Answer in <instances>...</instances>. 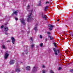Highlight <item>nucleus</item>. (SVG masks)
I'll return each instance as SVG.
<instances>
[{
    "label": "nucleus",
    "mask_w": 73,
    "mask_h": 73,
    "mask_svg": "<svg viewBox=\"0 0 73 73\" xmlns=\"http://www.w3.org/2000/svg\"><path fill=\"white\" fill-rule=\"evenodd\" d=\"M11 39L12 40V42L13 43V44H15V41H16V40H15V38L13 37H11Z\"/></svg>",
    "instance_id": "nucleus-9"
},
{
    "label": "nucleus",
    "mask_w": 73,
    "mask_h": 73,
    "mask_svg": "<svg viewBox=\"0 0 73 73\" xmlns=\"http://www.w3.org/2000/svg\"><path fill=\"white\" fill-rule=\"evenodd\" d=\"M9 54L8 53V52L7 51L6 52L4 56V58L5 59H7L8 58Z\"/></svg>",
    "instance_id": "nucleus-4"
},
{
    "label": "nucleus",
    "mask_w": 73,
    "mask_h": 73,
    "mask_svg": "<svg viewBox=\"0 0 73 73\" xmlns=\"http://www.w3.org/2000/svg\"><path fill=\"white\" fill-rule=\"evenodd\" d=\"M48 38H50L51 37V36L50 35H48Z\"/></svg>",
    "instance_id": "nucleus-37"
},
{
    "label": "nucleus",
    "mask_w": 73,
    "mask_h": 73,
    "mask_svg": "<svg viewBox=\"0 0 73 73\" xmlns=\"http://www.w3.org/2000/svg\"><path fill=\"white\" fill-rule=\"evenodd\" d=\"M31 47L32 48H34V47H35V45L34 44H32L31 45Z\"/></svg>",
    "instance_id": "nucleus-17"
},
{
    "label": "nucleus",
    "mask_w": 73,
    "mask_h": 73,
    "mask_svg": "<svg viewBox=\"0 0 73 73\" xmlns=\"http://www.w3.org/2000/svg\"><path fill=\"white\" fill-rule=\"evenodd\" d=\"M53 50L54 52V54L56 56H57L58 53H60V50L59 49H58L57 50L56 49L54 48H53Z\"/></svg>",
    "instance_id": "nucleus-2"
},
{
    "label": "nucleus",
    "mask_w": 73,
    "mask_h": 73,
    "mask_svg": "<svg viewBox=\"0 0 73 73\" xmlns=\"http://www.w3.org/2000/svg\"><path fill=\"white\" fill-rule=\"evenodd\" d=\"M31 15H32V13H31L28 16V18L27 19V21L28 22H31V19L32 18V17H31Z\"/></svg>",
    "instance_id": "nucleus-3"
},
{
    "label": "nucleus",
    "mask_w": 73,
    "mask_h": 73,
    "mask_svg": "<svg viewBox=\"0 0 73 73\" xmlns=\"http://www.w3.org/2000/svg\"><path fill=\"white\" fill-rule=\"evenodd\" d=\"M37 26H38V24H36V25H35V26L34 29L35 30V33H37Z\"/></svg>",
    "instance_id": "nucleus-6"
},
{
    "label": "nucleus",
    "mask_w": 73,
    "mask_h": 73,
    "mask_svg": "<svg viewBox=\"0 0 73 73\" xmlns=\"http://www.w3.org/2000/svg\"><path fill=\"white\" fill-rule=\"evenodd\" d=\"M14 18L15 20H18V18H16L15 17H14Z\"/></svg>",
    "instance_id": "nucleus-22"
},
{
    "label": "nucleus",
    "mask_w": 73,
    "mask_h": 73,
    "mask_svg": "<svg viewBox=\"0 0 73 73\" xmlns=\"http://www.w3.org/2000/svg\"><path fill=\"white\" fill-rule=\"evenodd\" d=\"M3 27H4V26H3V25L1 27V29H3Z\"/></svg>",
    "instance_id": "nucleus-30"
},
{
    "label": "nucleus",
    "mask_w": 73,
    "mask_h": 73,
    "mask_svg": "<svg viewBox=\"0 0 73 73\" xmlns=\"http://www.w3.org/2000/svg\"><path fill=\"white\" fill-rule=\"evenodd\" d=\"M29 7H30L29 5H28L27 6V11H29V10H28L29 9Z\"/></svg>",
    "instance_id": "nucleus-18"
},
{
    "label": "nucleus",
    "mask_w": 73,
    "mask_h": 73,
    "mask_svg": "<svg viewBox=\"0 0 73 73\" xmlns=\"http://www.w3.org/2000/svg\"><path fill=\"white\" fill-rule=\"evenodd\" d=\"M61 69H62V68H61V67H60L59 68L58 70H61Z\"/></svg>",
    "instance_id": "nucleus-33"
},
{
    "label": "nucleus",
    "mask_w": 73,
    "mask_h": 73,
    "mask_svg": "<svg viewBox=\"0 0 73 73\" xmlns=\"http://www.w3.org/2000/svg\"><path fill=\"white\" fill-rule=\"evenodd\" d=\"M25 52L26 54H27L28 53V50H26L25 51Z\"/></svg>",
    "instance_id": "nucleus-19"
},
{
    "label": "nucleus",
    "mask_w": 73,
    "mask_h": 73,
    "mask_svg": "<svg viewBox=\"0 0 73 73\" xmlns=\"http://www.w3.org/2000/svg\"><path fill=\"white\" fill-rule=\"evenodd\" d=\"M48 6H46L45 7L44 9L45 11H47V10H48Z\"/></svg>",
    "instance_id": "nucleus-15"
},
{
    "label": "nucleus",
    "mask_w": 73,
    "mask_h": 73,
    "mask_svg": "<svg viewBox=\"0 0 73 73\" xmlns=\"http://www.w3.org/2000/svg\"><path fill=\"white\" fill-rule=\"evenodd\" d=\"M11 73H14V72H12Z\"/></svg>",
    "instance_id": "nucleus-41"
},
{
    "label": "nucleus",
    "mask_w": 73,
    "mask_h": 73,
    "mask_svg": "<svg viewBox=\"0 0 73 73\" xmlns=\"http://www.w3.org/2000/svg\"><path fill=\"white\" fill-rule=\"evenodd\" d=\"M43 45V44L42 43H41L40 44V46L41 47H42V46Z\"/></svg>",
    "instance_id": "nucleus-23"
},
{
    "label": "nucleus",
    "mask_w": 73,
    "mask_h": 73,
    "mask_svg": "<svg viewBox=\"0 0 73 73\" xmlns=\"http://www.w3.org/2000/svg\"><path fill=\"white\" fill-rule=\"evenodd\" d=\"M42 68H45V66L43 64L42 66Z\"/></svg>",
    "instance_id": "nucleus-20"
},
{
    "label": "nucleus",
    "mask_w": 73,
    "mask_h": 73,
    "mask_svg": "<svg viewBox=\"0 0 73 73\" xmlns=\"http://www.w3.org/2000/svg\"><path fill=\"white\" fill-rule=\"evenodd\" d=\"M19 12V11L18 10L16 11H15L12 14V16H13L14 15H15V16H17V13H18V12Z\"/></svg>",
    "instance_id": "nucleus-10"
},
{
    "label": "nucleus",
    "mask_w": 73,
    "mask_h": 73,
    "mask_svg": "<svg viewBox=\"0 0 73 73\" xmlns=\"http://www.w3.org/2000/svg\"><path fill=\"white\" fill-rule=\"evenodd\" d=\"M28 29H29V28H28Z\"/></svg>",
    "instance_id": "nucleus-46"
},
{
    "label": "nucleus",
    "mask_w": 73,
    "mask_h": 73,
    "mask_svg": "<svg viewBox=\"0 0 73 73\" xmlns=\"http://www.w3.org/2000/svg\"><path fill=\"white\" fill-rule=\"evenodd\" d=\"M57 21H60V19H59L58 20H57Z\"/></svg>",
    "instance_id": "nucleus-40"
},
{
    "label": "nucleus",
    "mask_w": 73,
    "mask_h": 73,
    "mask_svg": "<svg viewBox=\"0 0 73 73\" xmlns=\"http://www.w3.org/2000/svg\"><path fill=\"white\" fill-rule=\"evenodd\" d=\"M38 68L36 66H34L33 69V72H35L36 71H37Z\"/></svg>",
    "instance_id": "nucleus-7"
},
{
    "label": "nucleus",
    "mask_w": 73,
    "mask_h": 73,
    "mask_svg": "<svg viewBox=\"0 0 73 73\" xmlns=\"http://www.w3.org/2000/svg\"><path fill=\"white\" fill-rule=\"evenodd\" d=\"M49 29L50 31H52V29L51 28H49Z\"/></svg>",
    "instance_id": "nucleus-34"
},
{
    "label": "nucleus",
    "mask_w": 73,
    "mask_h": 73,
    "mask_svg": "<svg viewBox=\"0 0 73 73\" xmlns=\"http://www.w3.org/2000/svg\"><path fill=\"white\" fill-rule=\"evenodd\" d=\"M53 44L55 46V47L56 46V44H55V43H54Z\"/></svg>",
    "instance_id": "nucleus-28"
},
{
    "label": "nucleus",
    "mask_w": 73,
    "mask_h": 73,
    "mask_svg": "<svg viewBox=\"0 0 73 73\" xmlns=\"http://www.w3.org/2000/svg\"><path fill=\"white\" fill-rule=\"evenodd\" d=\"M53 37H51L50 38V40H53Z\"/></svg>",
    "instance_id": "nucleus-25"
},
{
    "label": "nucleus",
    "mask_w": 73,
    "mask_h": 73,
    "mask_svg": "<svg viewBox=\"0 0 73 73\" xmlns=\"http://www.w3.org/2000/svg\"><path fill=\"white\" fill-rule=\"evenodd\" d=\"M32 11H33V10H31V12L32 13Z\"/></svg>",
    "instance_id": "nucleus-42"
},
{
    "label": "nucleus",
    "mask_w": 73,
    "mask_h": 73,
    "mask_svg": "<svg viewBox=\"0 0 73 73\" xmlns=\"http://www.w3.org/2000/svg\"><path fill=\"white\" fill-rule=\"evenodd\" d=\"M30 40H31V41H33V38H30Z\"/></svg>",
    "instance_id": "nucleus-26"
},
{
    "label": "nucleus",
    "mask_w": 73,
    "mask_h": 73,
    "mask_svg": "<svg viewBox=\"0 0 73 73\" xmlns=\"http://www.w3.org/2000/svg\"><path fill=\"white\" fill-rule=\"evenodd\" d=\"M25 0H23V1H25Z\"/></svg>",
    "instance_id": "nucleus-44"
},
{
    "label": "nucleus",
    "mask_w": 73,
    "mask_h": 73,
    "mask_svg": "<svg viewBox=\"0 0 73 73\" xmlns=\"http://www.w3.org/2000/svg\"><path fill=\"white\" fill-rule=\"evenodd\" d=\"M40 38H42V35H40Z\"/></svg>",
    "instance_id": "nucleus-24"
},
{
    "label": "nucleus",
    "mask_w": 73,
    "mask_h": 73,
    "mask_svg": "<svg viewBox=\"0 0 73 73\" xmlns=\"http://www.w3.org/2000/svg\"><path fill=\"white\" fill-rule=\"evenodd\" d=\"M28 32L29 33V32Z\"/></svg>",
    "instance_id": "nucleus-45"
},
{
    "label": "nucleus",
    "mask_w": 73,
    "mask_h": 73,
    "mask_svg": "<svg viewBox=\"0 0 73 73\" xmlns=\"http://www.w3.org/2000/svg\"><path fill=\"white\" fill-rule=\"evenodd\" d=\"M70 72H72V73H73V69L72 70H70Z\"/></svg>",
    "instance_id": "nucleus-32"
},
{
    "label": "nucleus",
    "mask_w": 73,
    "mask_h": 73,
    "mask_svg": "<svg viewBox=\"0 0 73 73\" xmlns=\"http://www.w3.org/2000/svg\"><path fill=\"white\" fill-rule=\"evenodd\" d=\"M26 69L27 70H31V67L30 66H27L26 67Z\"/></svg>",
    "instance_id": "nucleus-13"
},
{
    "label": "nucleus",
    "mask_w": 73,
    "mask_h": 73,
    "mask_svg": "<svg viewBox=\"0 0 73 73\" xmlns=\"http://www.w3.org/2000/svg\"><path fill=\"white\" fill-rule=\"evenodd\" d=\"M4 30L5 32H7L8 31V28L7 27H4Z\"/></svg>",
    "instance_id": "nucleus-11"
},
{
    "label": "nucleus",
    "mask_w": 73,
    "mask_h": 73,
    "mask_svg": "<svg viewBox=\"0 0 73 73\" xmlns=\"http://www.w3.org/2000/svg\"><path fill=\"white\" fill-rule=\"evenodd\" d=\"M70 36H72V37H73V34H70Z\"/></svg>",
    "instance_id": "nucleus-35"
},
{
    "label": "nucleus",
    "mask_w": 73,
    "mask_h": 73,
    "mask_svg": "<svg viewBox=\"0 0 73 73\" xmlns=\"http://www.w3.org/2000/svg\"><path fill=\"white\" fill-rule=\"evenodd\" d=\"M39 4H38V5L39 6H41V3H41V1H39Z\"/></svg>",
    "instance_id": "nucleus-21"
},
{
    "label": "nucleus",
    "mask_w": 73,
    "mask_h": 73,
    "mask_svg": "<svg viewBox=\"0 0 73 73\" xmlns=\"http://www.w3.org/2000/svg\"><path fill=\"white\" fill-rule=\"evenodd\" d=\"M5 73H8V72H5Z\"/></svg>",
    "instance_id": "nucleus-43"
},
{
    "label": "nucleus",
    "mask_w": 73,
    "mask_h": 73,
    "mask_svg": "<svg viewBox=\"0 0 73 73\" xmlns=\"http://www.w3.org/2000/svg\"><path fill=\"white\" fill-rule=\"evenodd\" d=\"M47 33L48 35H50V33L49 32H47Z\"/></svg>",
    "instance_id": "nucleus-27"
},
{
    "label": "nucleus",
    "mask_w": 73,
    "mask_h": 73,
    "mask_svg": "<svg viewBox=\"0 0 73 73\" xmlns=\"http://www.w3.org/2000/svg\"><path fill=\"white\" fill-rule=\"evenodd\" d=\"M42 73H45V70H42Z\"/></svg>",
    "instance_id": "nucleus-31"
},
{
    "label": "nucleus",
    "mask_w": 73,
    "mask_h": 73,
    "mask_svg": "<svg viewBox=\"0 0 73 73\" xmlns=\"http://www.w3.org/2000/svg\"><path fill=\"white\" fill-rule=\"evenodd\" d=\"M2 48H3V49H7V48L4 45H3L2 46Z\"/></svg>",
    "instance_id": "nucleus-16"
},
{
    "label": "nucleus",
    "mask_w": 73,
    "mask_h": 73,
    "mask_svg": "<svg viewBox=\"0 0 73 73\" xmlns=\"http://www.w3.org/2000/svg\"><path fill=\"white\" fill-rule=\"evenodd\" d=\"M14 62L15 61L13 60H11L10 61L9 63L10 65H13V64H14Z\"/></svg>",
    "instance_id": "nucleus-12"
},
{
    "label": "nucleus",
    "mask_w": 73,
    "mask_h": 73,
    "mask_svg": "<svg viewBox=\"0 0 73 73\" xmlns=\"http://www.w3.org/2000/svg\"><path fill=\"white\" fill-rule=\"evenodd\" d=\"M15 72H20V68H19V64H16L15 66Z\"/></svg>",
    "instance_id": "nucleus-1"
},
{
    "label": "nucleus",
    "mask_w": 73,
    "mask_h": 73,
    "mask_svg": "<svg viewBox=\"0 0 73 73\" xmlns=\"http://www.w3.org/2000/svg\"><path fill=\"white\" fill-rule=\"evenodd\" d=\"M45 41H47V38H46L45 39Z\"/></svg>",
    "instance_id": "nucleus-39"
},
{
    "label": "nucleus",
    "mask_w": 73,
    "mask_h": 73,
    "mask_svg": "<svg viewBox=\"0 0 73 73\" xmlns=\"http://www.w3.org/2000/svg\"><path fill=\"white\" fill-rule=\"evenodd\" d=\"M54 26H53L52 25H48V27L49 28H53L54 27Z\"/></svg>",
    "instance_id": "nucleus-14"
},
{
    "label": "nucleus",
    "mask_w": 73,
    "mask_h": 73,
    "mask_svg": "<svg viewBox=\"0 0 73 73\" xmlns=\"http://www.w3.org/2000/svg\"><path fill=\"white\" fill-rule=\"evenodd\" d=\"M8 33H5V35H8Z\"/></svg>",
    "instance_id": "nucleus-36"
},
{
    "label": "nucleus",
    "mask_w": 73,
    "mask_h": 73,
    "mask_svg": "<svg viewBox=\"0 0 73 73\" xmlns=\"http://www.w3.org/2000/svg\"><path fill=\"white\" fill-rule=\"evenodd\" d=\"M42 17L43 19L44 20H46L47 18L46 17V15L44 14H42Z\"/></svg>",
    "instance_id": "nucleus-8"
},
{
    "label": "nucleus",
    "mask_w": 73,
    "mask_h": 73,
    "mask_svg": "<svg viewBox=\"0 0 73 73\" xmlns=\"http://www.w3.org/2000/svg\"><path fill=\"white\" fill-rule=\"evenodd\" d=\"M20 21L21 22V24L23 25H25V21L23 19H19Z\"/></svg>",
    "instance_id": "nucleus-5"
},
{
    "label": "nucleus",
    "mask_w": 73,
    "mask_h": 73,
    "mask_svg": "<svg viewBox=\"0 0 73 73\" xmlns=\"http://www.w3.org/2000/svg\"><path fill=\"white\" fill-rule=\"evenodd\" d=\"M7 42H11V40H9L7 41Z\"/></svg>",
    "instance_id": "nucleus-29"
},
{
    "label": "nucleus",
    "mask_w": 73,
    "mask_h": 73,
    "mask_svg": "<svg viewBox=\"0 0 73 73\" xmlns=\"http://www.w3.org/2000/svg\"><path fill=\"white\" fill-rule=\"evenodd\" d=\"M46 4H48V3H49V2H48V1H47V2H46Z\"/></svg>",
    "instance_id": "nucleus-38"
}]
</instances>
